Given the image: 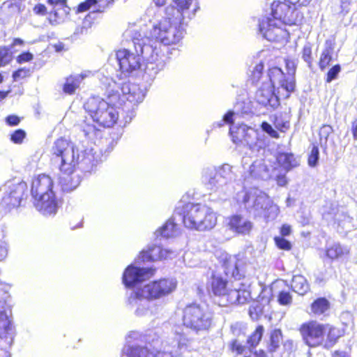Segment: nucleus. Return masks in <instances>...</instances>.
Returning a JSON list of instances; mask_svg holds the SVG:
<instances>
[{"mask_svg":"<svg viewBox=\"0 0 357 357\" xmlns=\"http://www.w3.org/2000/svg\"><path fill=\"white\" fill-rule=\"evenodd\" d=\"M4 233L2 229L0 230V261H3L8 256V245L6 241L3 240L4 238Z\"/></svg>","mask_w":357,"mask_h":357,"instance_id":"47","label":"nucleus"},{"mask_svg":"<svg viewBox=\"0 0 357 357\" xmlns=\"http://www.w3.org/2000/svg\"><path fill=\"white\" fill-rule=\"evenodd\" d=\"M208 291L219 298L218 304H244L251 298L249 285L236 283L234 289L227 287V281L220 275H213L208 282Z\"/></svg>","mask_w":357,"mask_h":357,"instance_id":"7","label":"nucleus"},{"mask_svg":"<svg viewBox=\"0 0 357 357\" xmlns=\"http://www.w3.org/2000/svg\"><path fill=\"white\" fill-rule=\"evenodd\" d=\"M278 301L282 305H290L292 302L291 294L287 291H280L278 296Z\"/></svg>","mask_w":357,"mask_h":357,"instance_id":"51","label":"nucleus"},{"mask_svg":"<svg viewBox=\"0 0 357 357\" xmlns=\"http://www.w3.org/2000/svg\"><path fill=\"white\" fill-rule=\"evenodd\" d=\"M283 24L267 16L259 21V30L262 36L269 41H280L288 36Z\"/></svg>","mask_w":357,"mask_h":357,"instance_id":"17","label":"nucleus"},{"mask_svg":"<svg viewBox=\"0 0 357 357\" xmlns=\"http://www.w3.org/2000/svg\"><path fill=\"white\" fill-rule=\"evenodd\" d=\"M14 335L12 320L5 311L0 312V338L11 342Z\"/></svg>","mask_w":357,"mask_h":357,"instance_id":"30","label":"nucleus"},{"mask_svg":"<svg viewBox=\"0 0 357 357\" xmlns=\"http://www.w3.org/2000/svg\"><path fill=\"white\" fill-rule=\"evenodd\" d=\"M176 256L175 251L169 249H164L156 245H149L146 249L143 250L138 257L135 259L136 263L141 261H154L157 260L172 259Z\"/></svg>","mask_w":357,"mask_h":357,"instance_id":"19","label":"nucleus"},{"mask_svg":"<svg viewBox=\"0 0 357 357\" xmlns=\"http://www.w3.org/2000/svg\"><path fill=\"white\" fill-rule=\"evenodd\" d=\"M249 314L252 320H257L262 314V306L259 303H254L249 308Z\"/></svg>","mask_w":357,"mask_h":357,"instance_id":"48","label":"nucleus"},{"mask_svg":"<svg viewBox=\"0 0 357 357\" xmlns=\"http://www.w3.org/2000/svg\"><path fill=\"white\" fill-rule=\"evenodd\" d=\"M176 279L163 278L151 282L140 289L146 298L155 300L169 295L176 289Z\"/></svg>","mask_w":357,"mask_h":357,"instance_id":"14","label":"nucleus"},{"mask_svg":"<svg viewBox=\"0 0 357 357\" xmlns=\"http://www.w3.org/2000/svg\"><path fill=\"white\" fill-rule=\"evenodd\" d=\"M324 218L327 220H334L337 222L340 226L347 231H350L354 227V225L352 223L353 218L343 212L340 213L339 210L333 211L328 213L324 214Z\"/></svg>","mask_w":357,"mask_h":357,"instance_id":"29","label":"nucleus"},{"mask_svg":"<svg viewBox=\"0 0 357 357\" xmlns=\"http://www.w3.org/2000/svg\"><path fill=\"white\" fill-rule=\"evenodd\" d=\"M31 193L33 199L54 193L53 191V181L46 174H40L33 179Z\"/></svg>","mask_w":357,"mask_h":357,"instance_id":"21","label":"nucleus"},{"mask_svg":"<svg viewBox=\"0 0 357 357\" xmlns=\"http://www.w3.org/2000/svg\"><path fill=\"white\" fill-rule=\"evenodd\" d=\"M247 128L245 124L233 125L230 127L229 133L234 144H241L243 143Z\"/></svg>","mask_w":357,"mask_h":357,"instance_id":"39","label":"nucleus"},{"mask_svg":"<svg viewBox=\"0 0 357 357\" xmlns=\"http://www.w3.org/2000/svg\"><path fill=\"white\" fill-rule=\"evenodd\" d=\"M341 68L340 65H335L333 66L328 72L327 74V82H331L333 79L337 77V75L340 72Z\"/></svg>","mask_w":357,"mask_h":357,"instance_id":"58","label":"nucleus"},{"mask_svg":"<svg viewBox=\"0 0 357 357\" xmlns=\"http://www.w3.org/2000/svg\"><path fill=\"white\" fill-rule=\"evenodd\" d=\"M155 269L140 268L132 264L128 266L123 272L122 280L126 287H132L153 275Z\"/></svg>","mask_w":357,"mask_h":357,"instance_id":"18","label":"nucleus"},{"mask_svg":"<svg viewBox=\"0 0 357 357\" xmlns=\"http://www.w3.org/2000/svg\"><path fill=\"white\" fill-rule=\"evenodd\" d=\"M303 59L307 63L308 66L310 68L312 62V47L309 45H305L303 49Z\"/></svg>","mask_w":357,"mask_h":357,"instance_id":"54","label":"nucleus"},{"mask_svg":"<svg viewBox=\"0 0 357 357\" xmlns=\"http://www.w3.org/2000/svg\"><path fill=\"white\" fill-rule=\"evenodd\" d=\"M25 136V132L22 129H18L11 135L10 139L15 144H20L24 139Z\"/></svg>","mask_w":357,"mask_h":357,"instance_id":"56","label":"nucleus"},{"mask_svg":"<svg viewBox=\"0 0 357 357\" xmlns=\"http://www.w3.org/2000/svg\"><path fill=\"white\" fill-rule=\"evenodd\" d=\"M276 245L280 248L285 250L291 249V243L289 241L282 237L276 236L274 238Z\"/></svg>","mask_w":357,"mask_h":357,"instance_id":"55","label":"nucleus"},{"mask_svg":"<svg viewBox=\"0 0 357 357\" xmlns=\"http://www.w3.org/2000/svg\"><path fill=\"white\" fill-rule=\"evenodd\" d=\"M264 68V66L261 61L256 64V66L253 68V70L252 71V77L250 79V81L252 82L253 86L257 87L258 89H271L272 86L271 82L270 84H268L266 85H264L263 84L262 86H259Z\"/></svg>","mask_w":357,"mask_h":357,"instance_id":"36","label":"nucleus"},{"mask_svg":"<svg viewBox=\"0 0 357 357\" xmlns=\"http://www.w3.org/2000/svg\"><path fill=\"white\" fill-rule=\"evenodd\" d=\"M244 264V261L238 259L236 256H226L223 264L225 273L235 280H240L244 276L245 271L243 268Z\"/></svg>","mask_w":357,"mask_h":357,"instance_id":"23","label":"nucleus"},{"mask_svg":"<svg viewBox=\"0 0 357 357\" xmlns=\"http://www.w3.org/2000/svg\"><path fill=\"white\" fill-rule=\"evenodd\" d=\"M285 73L281 68L273 67L269 69L268 77L272 89H294L296 86L294 74L296 66L294 61L286 60Z\"/></svg>","mask_w":357,"mask_h":357,"instance_id":"9","label":"nucleus"},{"mask_svg":"<svg viewBox=\"0 0 357 357\" xmlns=\"http://www.w3.org/2000/svg\"><path fill=\"white\" fill-rule=\"evenodd\" d=\"M234 112L232 111H229L227 114H225L222 118L219 121L215 122L213 123V127H222L225 123L230 124L233 123V116H234Z\"/></svg>","mask_w":357,"mask_h":357,"instance_id":"53","label":"nucleus"},{"mask_svg":"<svg viewBox=\"0 0 357 357\" xmlns=\"http://www.w3.org/2000/svg\"><path fill=\"white\" fill-rule=\"evenodd\" d=\"M51 151L52 163L61 172L59 181L61 190L66 192L75 190L80 184L81 177L74 172L79 162V158H75V146L60 138L54 143Z\"/></svg>","mask_w":357,"mask_h":357,"instance_id":"2","label":"nucleus"},{"mask_svg":"<svg viewBox=\"0 0 357 357\" xmlns=\"http://www.w3.org/2000/svg\"><path fill=\"white\" fill-rule=\"evenodd\" d=\"M29 73V69L21 68L13 73V77L15 81H18L21 78L26 77Z\"/></svg>","mask_w":357,"mask_h":357,"instance_id":"61","label":"nucleus"},{"mask_svg":"<svg viewBox=\"0 0 357 357\" xmlns=\"http://www.w3.org/2000/svg\"><path fill=\"white\" fill-rule=\"evenodd\" d=\"M213 321V314L207 306L197 303L187 305L183 310V325L199 332L208 330Z\"/></svg>","mask_w":357,"mask_h":357,"instance_id":"8","label":"nucleus"},{"mask_svg":"<svg viewBox=\"0 0 357 357\" xmlns=\"http://www.w3.org/2000/svg\"><path fill=\"white\" fill-rule=\"evenodd\" d=\"M93 76L91 70H84L80 73H72L65 79L63 89H77L85 86L86 80Z\"/></svg>","mask_w":357,"mask_h":357,"instance_id":"24","label":"nucleus"},{"mask_svg":"<svg viewBox=\"0 0 357 357\" xmlns=\"http://www.w3.org/2000/svg\"><path fill=\"white\" fill-rule=\"evenodd\" d=\"M349 253L346 247L342 246L340 243H334L330 245L326 250V255L331 259H337Z\"/></svg>","mask_w":357,"mask_h":357,"instance_id":"40","label":"nucleus"},{"mask_svg":"<svg viewBox=\"0 0 357 357\" xmlns=\"http://www.w3.org/2000/svg\"><path fill=\"white\" fill-rule=\"evenodd\" d=\"M98 132V130L92 124L85 123L82 126V132L89 139H92Z\"/></svg>","mask_w":357,"mask_h":357,"instance_id":"49","label":"nucleus"},{"mask_svg":"<svg viewBox=\"0 0 357 357\" xmlns=\"http://www.w3.org/2000/svg\"><path fill=\"white\" fill-rule=\"evenodd\" d=\"M278 163L286 170L291 169L293 167L297 165V162L292 153H282L277 158Z\"/></svg>","mask_w":357,"mask_h":357,"instance_id":"42","label":"nucleus"},{"mask_svg":"<svg viewBox=\"0 0 357 357\" xmlns=\"http://www.w3.org/2000/svg\"><path fill=\"white\" fill-rule=\"evenodd\" d=\"M164 10L162 17L153 22L149 29L128 30L132 35L135 52L122 49L116 52V59L122 73L130 74L140 69L142 59L155 62L159 56L158 44H178L185 34L184 19L191 18L198 10L197 0H172Z\"/></svg>","mask_w":357,"mask_h":357,"instance_id":"1","label":"nucleus"},{"mask_svg":"<svg viewBox=\"0 0 357 357\" xmlns=\"http://www.w3.org/2000/svg\"><path fill=\"white\" fill-rule=\"evenodd\" d=\"M174 340L171 344H167L163 351H157L155 357H178L183 350L188 349L190 340L188 337L181 326H175L174 328Z\"/></svg>","mask_w":357,"mask_h":357,"instance_id":"15","label":"nucleus"},{"mask_svg":"<svg viewBox=\"0 0 357 357\" xmlns=\"http://www.w3.org/2000/svg\"><path fill=\"white\" fill-rule=\"evenodd\" d=\"M33 59V55L30 52H23L17 57V61L19 63L29 62Z\"/></svg>","mask_w":357,"mask_h":357,"instance_id":"60","label":"nucleus"},{"mask_svg":"<svg viewBox=\"0 0 357 357\" xmlns=\"http://www.w3.org/2000/svg\"><path fill=\"white\" fill-rule=\"evenodd\" d=\"M11 298L6 291H0V308L7 309L10 307Z\"/></svg>","mask_w":357,"mask_h":357,"instance_id":"52","label":"nucleus"},{"mask_svg":"<svg viewBox=\"0 0 357 357\" xmlns=\"http://www.w3.org/2000/svg\"><path fill=\"white\" fill-rule=\"evenodd\" d=\"M176 222H181V220H179L178 217L175 219L174 213L172 217L155 231L156 236H161L162 237L167 238L176 236L178 233V224Z\"/></svg>","mask_w":357,"mask_h":357,"instance_id":"32","label":"nucleus"},{"mask_svg":"<svg viewBox=\"0 0 357 357\" xmlns=\"http://www.w3.org/2000/svg\"><path fill=\"white\" fill-rule=\"evenodd\" d=\"M149 299L142 295V290L137 289L130 291L128 298V305L132 309L135 308V314L138 317L144 316L149 312Z\"/></svg>","mask_w":357,"mask_h":357,"instance_id":"20","label":"nucleus"},{"mask_svg":"<svg viewBox=\"0 0 357 357\" xmlns=\"http://www.w3.org/2000/svg\"><path fill=\"white\" fill-rule=\"evenodd\" d=\"M69 13L68 8H54L49 15V21L52 25H58L67 18Z\"/></svg>","mask_w":357,"mask_h":357,"instance_id":"37","label":"nucleus"},{"mask_svg":"<svg viewBox=\"0 0 357 357\" xmlns=\"http://www.w3.org/2000/svg\"><path fill=\"white\" fill-rule=\"evenodd\" d=\"M232 349L236 351L238 354H244V357H266L264 351H252V349L241 344L237 340L232 343Z\"/></svg>","mask_w":357,"mask_h":357,"instance_id":"35","label":"nucleus"},{"mask_svg":"<svg viewBox=\"0 0 357 357\" xmlns=\"http://www.w3.org/2000/svg\"><path fill=\"white\" fill-rule=\"evenodd\" d=\"M271 17L283 25L296 24L301 20V15L294 8L284 2L275 1L271 3Z\"/></svg>","mask_w":357,"mask_h":357,"instance_id":"13","label":"nucleus"},{"mask_svg":"<svg viewBox=\"0 0 357 357\" xmlns=\"http://www.w3.org/2000/svg\"><path fill=\"white\" fill-rule=\"evenodd\" d=\"M264 331V327L262 326H259L257 327L255 332L249 337L248 339V344L250 345V349H252L258 344L262 337Z\"/></svg>","mask_w":357,"mask_h":357,"instance_id":"43","label":"nucleus"},{"mask_svg":"<svg viewBox=\"0 0 357 357\" xmlns=\"http://www.w3.org/2000/svg\"><path fill=\"white\" fill-rule=\"evenodd\" d=\"M282 340V332L280 330H274L270 337L269 350L273 352L275 351L280 346Z\"/></svg>","mask_w":357,"mask_h":357,"instance_id":"44","label":"nucleus"},{"mask_svg":"<svg viewBox=\"0 0 357 357\" xmlns=\"http://www.w3.org/2000/svg\"><path fill=\"white\" fill-rule=\"evenodd\" d=\"M179 220L185 227L198 231L209 230L217 223L215 213L206 204L188 202L176 206L174 218Z\"/></svg>","mask_w":357,"mask_h":357,"instance_id":"4","label":"nucleus"},{"mask_svg":"<svg viewBox=\"0 0 357 357\" xmlns=\"http://www.w3.org/2000/svg\"><path fill=\"white\" fill-rule=\"evenodd\" d=\"M331 303L324 298L320 297L315 299L310 305V314L315 317H325L330 314Z\"/></svg>","mask_w":357,"mask_h":357,"instance_id":"28","label":"nucleus"},{"mask_svg":"<svg viewBox=\"0 0 357 357\" xmlns=\"http://www.w3.org/2000/svg\"><path fill=\"white\" fill-rule=\"evenodd\" d=\"M327 325V338L325 342V347H333L337 341V340L342 336V331L333 326Z\"/></svg>","mask_w":357,"mask_h":357,"instance_id":"41","label":"nucleus"},{"mask_svg":"<svg viewBox=\"0 0 357 357\" xmlns=\"http://www.w3.org/2000/svg\"><path fill=\"white\" fill-rule=\"evenodd\" d=\"M142 335L137 331L130 332L126 337V344L124 347L130 345H139L138 343L142 341Z\"/></svg>","mask_w":357,"mask_h":357,"instance_id":"46","label":"nucleus"},{"mask_svg":"<svg viewBox=\"0 0 357 357\" xmlns=\"http://www.w3.org/2000/svg\"><path fill=\"white\" fill-rule=\"evenodd\" d=\"M121 357H155V353L150 351L146 347L130 345L123 347Z\"/></svg>","mask_w":357,"mask_h":357,"instance_id":"31","label":"nucleus"},{"mask_svg":"<svg viewBox=\"0 0 357 357\" xmlns=\"http://www.w3.org/2000/svg\"><path fill=\"white\" fill-rule=\"evenodd\" d=\"M49 3L54 5V8H68L66 0H48Z\"/></svg>","mask_w":357,"mask_h":357,"instance_id":"64","label":"nucleus"},{"mask_svg":"<svg viewBox=\"0 0 357 357\" xmlns=\"http://www.w3.org/2000/svg\"><path fill=\"white\" fill-rule=\"evenodd\" d=\"M275 91H257L256 99L259 104L267 109H275L280 105V99Z\"/></svg>","mask_w":357,"mask_h":357,"instance_id":"26","label":"nucleus"},{"mask_svg":"<svg viewBox=\"0 0 357 357\" xmlns=\"http://www.w3.org/2000/svg\"><path fill=\"white\" fill-rule=\"evenodd\" d=\"M13 59L12 53L7 47H0V67L8 65Z\"/></svg>","mask_w":357,"mask_h":357,"instance_id":"45","label":"nucleus"},{"mask_svg":"<svg viewBox=\"0 0 357 357\" xmlns=\"http://www.w3.org/2000/svg\"><path fill=\"white\" fill-rule=\"evenodd\" d=\"M121 91L120 98L117 100L121 107V111L123 112V126L129 123L135 116V108L142 102L145 97V93L143 91H128L124 93Z\"/></svg>","mask_w":357,"mask_h":357,"instance_id":"16","label":"nucleus"},{"mask_svg":"<svg viewBox=\"0 0 357 357\" xmlns=\"http://www.w3.org/2000/svg\"><path fill=\"white\" fill-rule=\"evenodd\" d=\"M236 200L243 204L247 211L255 218L262 217L266 220H273L279 212L278 207L273 204L271 198L257 188L239 192Z\"/></svg>","mask_w":357,"mask_h":357,"instance_id":"6","label":"nucleus"},{"mask_svg":"<svg viewBox=\"0 0 357 357\" xmlns=\"http://www.w3.org/2000/svg\"><path fill=\"white\" fill-rule=\"evenodd\" d=\"M120 98L119 91H112L106 99L99 96H91L84 103V109L93 121L105 128H112L118 121L123 126L125 114L121 111L117 100Z\"/></svg>","mask_w":357,"mask_h":357,"instance_id":"3","label":"nucleus"},{"mask_svg":"<svg viewBox=\"0 0 357 357\" xmlns=\"http://www.w3.org/2000/svg\"><path fill=\"white\" fill-rule=\"evenodd\" d=\"M327 325L315 320L302 324L299 332L304 343L310 347H317L324 342Z\"/></svg>","mask_w":357,"mask_h":357,"instance_id":"11","label":"nucleus"},{"mask_svg":"<svg viewBox=\"0 0 357 357\" xmlns=\"http://www.w3.org/2000/svg\"><path fill=\"white\" fill-rule=\"evenodd\" d=\"M257 131L255 129L248 126L245 134V139H243V143L241 144L248 146V151L245 152H248L249 155H251V153H254L255 151H260V148L257 144Z\"/></svg>","mask_w":357,"mask_h":357,"instance_id":"33","label":"nucleus"},{"mask_svg":"<svg viewBox=\"0 0 357 357\" xmlns=\"http://www.w3.org/2000/svg\"><path fill=\"white\" fill-rule=\"evenodd\" d=\"M228 226L232 231L246 235L250 232L253 225L245 217L241 215H234L229 218Z\"/></svg>","mask_w":357,"mask_h":357,"instance_id":"25","label":"nucleus"},{"mask_svg":"<svg viewBox=\"0 0 357 357\" xmlns=\"http://www.w3.org/2000/svg\"><path fill=\"white\" fill-rule=\"evenodd\" d=\"M75 158H79V162L77 166H79L82 171L91 172L97 165L98 160L96 159L92 149L85 150L81 155L78 153L77 150V153L75 151Z\"/></svg>","mask_w":357,"mask_h":357,"instance_id":"27","label":"nucleus"},{"mask_svg":"<svg viewBox=\"0 0 357 357\" xmlns=\"http://www.w3.org/2000/svg\"><path fill=\"white\" fill-rule=\"evenodd\" d=\"M26 190L27 185L24 181L17 183L13 181L6 182L0 188L1 204L8 209L18 207L24 198Z\"/></svg>","mask_w":357,"mask_h":357,"instance_id":"10","label":"nucleus"},{"mask_svg":"<svg viewBox=\"0 0 357 357\" xmlns=\"http://www.w3.org/2000/svg\"><path fill=\"white\" fill-rule=\"evenodd\" d=\"M113 0H98L95 1V6L97 5L96 11L102 12L105 8H107L109 4H112Z\"/></svg>","mask_w":357,"mask_h":357,"instance_id":"59","label":"nucleus"},{"mask_svg":"<svg viewBox=\"0 0 357 357\" xmlns=\"http://www.w3.org/2000/svg\"><path fill=\"white\" fill-rule=\"evenodd\" d=\"M261 127L262 130L268 134L271 137L274 138H278L279 137L278 132L275 130H274L272 126L268 123L263 122L261 123Z\"/></svg>","mask_w":357,"mask_h":357,"instance_id":"57","label":"nucleus"},{"mask_svg":"<svg viewBox=\"0 0 357 357\" xmlns=\"http://www.w3.org/2000/svg\"><path fill=\"white\" fill-rule=\"evenodd\" d=\"M334 43L332 40H326L319 61V66L321 70L326 69L332 61L334 54Z\"/></svg>","mask_w":357,"mask_h":357,"instance_id":"34","label":"nucleus"},{"mask_svg":"<svg viewBox=\"0 0 357 357\" xmlns=\"http://www.w3.org/2000/svg\"><path fill=\"white\" fill-rule=\"evenodd\" d=\"M92 5L95 6L94 1H91L89 0H86L85 2H82L78 6V8H77L78 12L86 11L87 10H89L90 8V7Z\"/></svg>","mask_w":357,"mask_h":357,"instance_id":"62","label":"nucleus"},{"mask_svg":"<svg viewBox=\"0 0 357 357\" xmlns=\"http://www.w3.org/2000/svg\"><path fill=\"white\" fill-rule=\"evenodd\" d=\"M292 290L300 295H304L309 290L307 280L302 275H294L291 280Z\"/></svg>","mask_w":357,"mask_h":357,"instance_id":"38","label":"nucleus"},{"mask_svg":"<svg viewBox=\"0 0 357 357\" xmlns=\"http://www.w3.org/2000/svg\"><path fill=\"white\" fill-rule=\"evenodd\" d=\"M20 121V118L15 115H9L6 119V122L9 126H17Z\"/></svg>","mask_w":357,"mask_h":357,"instance_id":"63","label":"nucleus"},{"mask_svg":"<svg viewBox=\"0 0 357 357\" xmlns=\"http://www.w3.org/2000/svg\"><path fill=\"white\" fill-rule=\"evenodd\" d=\"M36 208L43 215H54L58 209V202L54 193L34 199Z\"/></svg>","mask_w":357,"mask_h":357,"instance_id":"22","label":"nucleus"},{"mask_svg":"<svg viewBox=\"0 0 357 357\" xmlns=\"http://www.w3.org/2000/svg\"><path fill=\"white\" fill-rule=\"evenodd\" d=\"M241 165L244 169L245 179L255 178L267 180L270 178V169L265 164L264 159H255L245 152L241 160Z\"/></svg>","mask_w":357,"mask_h":357,"instance_id":"12","label":"nucleus"},{"mask_svg":"<svg viewBox=\"0 0 357 357\" xmlns=\"http://www.w3.org/2000/svg\"><path fill=\"white\" fill-rule=\"evenodd\" d=\"M232 169L230 165L224 164L218 167H206L202 170V183L220 200H226L234 192L236 174Z\"/></svg>","mask_w":357,"mask_h":357,"instance_id":"5","label":"nucleus"},{"mask_svg":"<svg viewBox=\"0 0 357 357\" xmlns=\"http://www.w3.org/2000/svg\"><path fill=\"white\" fill-rule=\"evenodd\" d=\"M319 151L318 146L314 145L311 149L310 154L308 158V164L310 167H315L319 161Z\"/></svg>","mask_w":357,"mask_h":357,"instance_id":"50","label":"nucleus"}]
</instances>
